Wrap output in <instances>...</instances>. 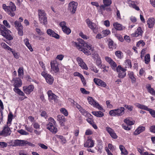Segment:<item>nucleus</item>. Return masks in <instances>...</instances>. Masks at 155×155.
<instances>
[{
    "label": "nucleus",
    "instance_id": "obj_1",
    "mask_svg": "<svg viewBox=\"0 0 155 155\" xmlns=\"http://www.w3.org/2000/svg\"><path fill=\"white\" fill-rule=\"evenodd\" d=\"M79 42H74L75 45L80 51H83L87 55H91V51H93L94 50V47L91 44L86 43L82 39H79Z\"/></svg>",
    "mask_w": 155,
    "mask_h": 155
},
{
    "label": "nucleus",
    "instance_id": "obj_2",
    "mask_svg": "<svg viewBox=\"0 0 155 155\" xmlns=\"http://www.w3.org/2000/svg\"><path fill=\"white\" fill-rule=\"evenodd\" d=\"M9 5V6H7L4 4L2 5V8L9 15L13 17L15 15L14 12L16 10V7L12 2H10Z\"/></svg>",
    "mask_w": 155,
    "mask_h": 155
},
{
    "label": "nucleus",
    "instance_id": "obj_3",
    "mask_svg": "<svg viewBox=\"0 0 155 155\" xmlns=\"http://www.w3.org/2000/svg\"><path fill=\"white\" fill-rule=\"evenodd\" d=\"M49 123L47 125V128L51 132L55 134L58 131L56 123L54 119L52 117L48 119Z\"/></svg>",
    "mask_w": 155,
    "mask_h": 155
},
{
    "label": "nucleus",
    "instance_id": "obj_4",
    "mask_svg": "<svg viewBox=\"0 0 155 155\" xmlns=\"http://www.w3.org/2000/svg\"><path fill=\"white\" fill-rule=\"evenodd\" d=\"M11 31L4 25L0 24V35H2L9 40H12L13 37L10 35Z\"/></svg>",
    "mask_w": 155,
    "mask_h": 155
},
{
    "label": "nucleus",
    "instance_id": "obj_5",
    "mask_svg": "<svg viewBox=\"0 0 155 155\" xmlns=\"http://www.w3.org/2000/svg\"><path fill=\"white\" fill-rule=\"evenodd\" d=\"M104 5H101L98 8L99 12H100L102 15H104V11L106 10L107 11H110V8H106V7L110 6L112 3L111 0H103Z\"/></svg>",
    "mask_w": 155,
    "mask_h": 155
},
{
    "label": "nucleus",
    "instance_id": "obj_6",
    "mask_svg": "<svg viewBox=\"0 0 155 155\" xmlns=\"http://www.w3.org/2000/svg\"><path fill=\"white\" fill-rule=\"evenodd\" d=\"M38 12L40 23L46 25L47 24V20L46 14L45 11L43 10L38 9Z\"/></svg>",
    "mask_w": 155,
    "mask_h": 155
},
{
    "label": "nucleus",
    "instance_id": "obj_7",
    "mask_svg": "<svg viewBox=\"0 0 155 155\" xmlns=\"http://www.w3.org/2000/svg\"><path fill=\"white\" fill-rule=\"evenodd\" d=\"M125 108L123 107H120L118 109L110 110L109 112L110 115L111 116H120L124 113Z\"/></svg>",
    "mask_w": 155,
    "mask_h": 155
},
{
    "label": "nucleus",
    "instance_id": "obj_8",
    "mask_svg": "<svg viewBox=\"0 0 155 155\" xmlns=\"http://www.w3.org/2000/svg\"><path fill=\"white\" fill-rule=\"evenodd\" d=\"M134 105L139 108L143 109L149 111L151 115L153 117L155 118V110L152 109L148 108L147 107L144 105L136 103L134 104Z\"/></svg>",
    "mask_w": 155,
    "mask_h": 155
},
{
    "label": "nucleus",
    "instance_id": "obj_9",
    "mask_svg": "<svg viewBox=\"0 0 155 155\" xmlns=\"http://www.w3.org/2000/svg\"><path fill=\"white\" fill-rule=\"evenodd\" d=\"M87 100L89 104L93 106L94 107L101 110H104L102 106L97 101H95L92 97H88Z\"/></svg>",
    "mask_w": 155,
    "mask_h": 155
},
{
    "label": "nucleus",
    "instance_id": "obj_10",
    "mask_svg": "<svg viewBox=\"0 0 155 155\" xmlns=\"http://www.w3.org/2000/svg\"><path fill=\"white\" fill-rule=\"evenodd\" d=\"M118 73V77L121 78H124L126 75V69L121 67L120 65L118 66L116 70Z\"/></svg>",
    "mask_w": 155,
    "mask_h": 155
},
{
    "label": "nucleus",
    "instance_id": "obj_11",
    "mask_svg": "<svg viewBox=\"0 0 155 155\" xmlns=\"http://www.w3.org/2000/svg\"><path fill=\"white\" fill-rule=\"evenodd\" d=\"M41 75L45 79L47 82L49 84H51L53 82L54 79L51 75L48 74L45 71H43Z\"/></svg>",
    "mask_w": 155,
    "mask_h": 155
},
{
    "label": "nucleus",
    "instance_id": "obj_12",
    "mask_svg": "<svg viewBox=\"0 0 155 155\" xmlns=\"http://www.w3.org/2000/svg\"><path fill=\"white\" fill-rule=\"evenodd\" d=\"M14 25L18 31V34L20 36H22L23 34V26L21 23L18 21H16L14 22Z\"/></svg>",
    "mask_w": 155,
    "mask_h": 155
},
{
    "label": "nucleus",
    "instance_id": "obj_13",
    "mask_svg": "<svg viewBox=\"0 0 155 155\" xmlns=\"http://www.w3.org/2000/svg\"><path fill=\"white\" fill-rule=\"evenodd\" d=\"M50 64L51 71L55 73L58 72L59 71L58 68L59 64L57 61L54 60L51 61L50 63Z\"/></svg>",
    "mask_w": 155,
    "mask_h": 155
},
{
    "label": "nucleus",
    "instance_id": "obj_14",
    "mask_svg": "<svg viewBox=\"0 0 155 155\" xmlns=\"http://www.w3.org/2000/svg\"><path fill=\"white\" fill-rule=\"evenodd\" d=\"M95 64L99 68H101L102 66V61L101 57L97 54H95L93 56Z\"/></svg>",
    "mask_w": 155,
    "mask_h": 155
},
{
    "label": "nucleus",
    "instance_id": "obj_15",
    "mask_svg": "<svg viewBox=\"0 0 155 155\" xmlns=\"http://www.w3.org/2000/svg\"><path fill=\"white\" fill-rule=\"evenodd\" d=\"M48 96V100L49 101L55 102H57L58 101V97L54 94L51 90H49L47 92Z\"/></svg>",
    "mask_w": 155,
    "mask_h": 155
},
{
    "label": "nucleus",
    "instance_id": "obj_16",
    "mask_svg": "<svg viewBox=\"0 0 155 155\" xmlns=\"http://www.w3.org/2000/svg\"><path fill=\"white\" fill-rule=\"evenodd\" d=\"M105 60L110 65L112 69L114 71H116L117 67L116 63L110 58L106 56L105 57Z\"/></svg>",
    "mask_w": 155,
    "mask_h": 155
},
{
    "label": "nucleus",
    "instance_id": "obj_17",
    "mask_svg": "<svg viewBox=\"0 0 155 155\" xmlns=\"http://www.w3.org/2000/svg\"><path fill=\"white\" fill-rule=\"evenodd\" d=\"M78 3L74 1H72L70 2L68 5V9L72 13H75Z\"/></svg>",
    "mask_w": 155,
    "mask_h": 155
},
{
    "label": "nucleus",
    "instance_id": "obj_18",
    "mask_svg": "<svg viewBox=\"0 0 155 155\" xmlns=\"http://www.w3.org/2000/svg\"><path fill=\"white\" fill-rule=\"evenodd\" d=\"M94 81L97 85L104 88H107V84L103 81L97 78H94Z\"/></svg>",
    "mask_w": 155,
    "mask_h": 155
},
{
    "label": "nucleus",
    "instance_id": "obj_19",
    "mask_svg": "<svg viewBox=\"0 0 155 155\" xmlns=\"http://www.w3.org/2000/svg\"><path fill=\"white\" fill-rule=\"evenodd\" d=\"M86 22L87 24L88 27L92 30L93 31L95 29H97L98 28L97 25L91 21L89 19H87Z\"/></svg>",
    "mask_w": 155,
    "mask_h": 155
},
{
    "label": "nucleus",
    "instance_id": "obj_20",
    "mask_svg": "<svg viewBox=\"0 0 155 155\" xmlns=\"http://www.w3.org/2000/svg\"><path fill=\"white\" fill-rule=\"evenodd\" d=\"M94 141L91 138L88 137L86 141L84 143V146L85 147L91 148L94 147Z\"/></svg>",
    "mask_w": 155,
    "mask_h": 155
},
{
    "label": "nucleus",
    "instance_id": "obj_21",
    "mask_svg": "<svg viewBox=\"0 0 155 155\" xmlns=\"http://www.w3.org/2000/svg\"><path fill=\"white\" fill-rule=\"evenodd\" d=\"M26 141L24 140H14L12 143V146H22L26 144Z\"/></svg>",
    "mask_w": 155,
    "mask_h": 155
},
{
    "label": "nucleus",
    "instance_id": "obj_22",
    "mask_svg": "<svg viewBox=\"0 0 155 155\" xmlns=\"http://www.w3.org/2000/svg\"><path fill=\"white\" fill-rule=\"evenodd\" d=\"M34 89V86L30 85L28 86H25L23 88L24 92L27 94H29L32 92Z\"/></svg>",
    "mask_w": 155,
    "mask_h": 155
},
{
    "label": "nucleus",
    "instance_id": "obj_23",
    "mask_svg": "<svg viewBox=\"0 0 155 155\" xmlns=\"http://www.w3.org/2000/svg\"><path fill=\"white\" fill-rule=\"evenodd\" d=\"M76 60L79 65L81 66L82 68L85 70L88 69V67L82 59L78 57L77 58Z\"/></svg>",
    "mask_w": 155,
    "mask_h": 155
},
{
    "label": "nucleus",
    "instance_id": "obj_24",
    "mask_svg": "<svg viewBox=\"0 0 155 155\" xmlns=\"http://www.w3.org/2000/svg\"><path fill=\"white\" fill-rule=\"evenodd\" d=\"M86 117H88L86 119L87 121L91 124L94 129H97V127L93 121L92 116L91 114V116H88Z\"/></svg>",
    "mask_w": 155,
    "mask_h": 155
},
{
    "label": "nucleus",
    "instance_id": "obj_25",
    "mask_svg": "<svg viewBox=\"0 0 155 155\" xmlns=\"http://www.w3.org/2000/svg\"><path fill=\"white\" fill-rule=\"evenodd\" d=\"M106 129L113 138L117 139V136L112 128L109 127H107L106 128Z\"/></svg>",
    "mask_w": 155,
    "mask_h": 155
},
{
    "label": "nucleus",
    "instance_id": "obj_26",
    "mask_svg": "<svg viewBox=\"0 0 155 155\" xmlns=\"http://www.w3.org/2000/svg\"><path fill=\"white\" fill-rule=\"evenodd\" d=\"M11 131L10 128L7 126H5L2 130V133L3 136L6 137L9 135L11 133Z\"/></svg>",
    "mask_w": 155,
    "mask_h": 155
},
{
    "label": "nucleus",
    "instance_id": "obj_27",
    "mask_svg": "<svg viewBox=\"0 0 155 155\" xmlns=\"http://www.w3.org/2000/svg\"><path fill=\"white\" fill-rule=\"evenodd\" d=\"M147 23L149 28H153L155 23L154 18H149L147 21Z\"/></svg>",
    "mask_w": 155,
    "mask_h": 155
},
{
    "label": "nucleus",
    "instance_id": "obj_28",
    "mask_svg": "<svg viewBox=\"0 0 155 155\" xmlns=\"http://www.w3.org/2000/svg\"><path fill=\"white\" fill-rule=\"evenodd\" d=\"M47 33L50 36L54 37L57 39L59 38V35L51 29H48L47 31Z\"/></svg>",
    "mask_w": 155,
    "mask_h": 155
},
{
    "label": "nucleus",
    "instance_id": "obj_29",
    "mask_svg": "<svg viewBox=\"0 0 155 155\" xmlns=\"http://www.w3.org/2000/svg\"><path fill=\"white\" fill-rule=\"evenodd\" d=\"M143 31L141 27L138 28L135 32L132 34V36L134 37H137L140 36H141Z\"/></svg>",
    "mask_w": 155,
    "mask_h": 155
},
{
    "label": "nucleus",
    "instance_id": "obj_30",
    "mask_svg": "<svg viewBox=\"0 0 155 155\" xmlns=\"http://www.w3.org/2000/svg\"><path fill=\"white\" fill-rule=\"evenodd\" d=\"M113 25L114 28L117 30L121 31L125 28V27L117 22L113 23Z\"/></svg>",
    "mask_w": 155,
    "mask_h": 155
},
{
    "label": "nucleus",
    "instance_id": "obj_31",
    "mask_svg": "<svg viewBox=\"0 0 155 155\" xmlns=\"http://www.w3.org/2000/svg\"><path fill=\"white\" fill-rule=\"evenodd\" d=\"M57 120L59 122L61 126L64 125V123L65 121L64 117L62 115H59L57 116Z\"/></svg>",
    "mask_w": 155,
    "mask_h": 155
},
{
    "label": "nucleus",
    "instance_id": "obj_32",
    "mask_svg": "<svg viewBox=\"0 0 155 155\" xmlns=\"http://www.w3.org/2000/svg\"><path fill=\"white\" fill-rule=\"evenodd\" d=\"M14 91L17 93L18 94H19L20 95L22 96H23L21 99V100H22L26 98L27 97L25 96V95L24 93L21 91L20 89L18 88L15 87L13 89Z\"/></svg>",
    "mask_w": 155,
    "mask_h": 155
},
{
    "label": "nucleus",
    "instance_id": "obj_33",
    "mask_svg": "<svg viewBox=\"0 0 155 155\" xmlns=\"http://www.w3.org/2000/svg\"><path fill=\"white\" fill-rule=\"evenodd\" d=\"M15 81L14 84L15 87L18 88L22 85V81L20 78H16L15 80Z\"/></svg>",
    "mask_w": 155,
    "mask_h": 155
},
{
    "label": "nucleus",
    "instance_id": "obj_34",
    "mask_svg": "<svg viewBox=\"0 0 155 155\" xmlns=\"http://www.w3.org/2000/svg\"><path fill=\"white\" fill-rule=\"evenodd\" d=\"M146 88L150 93L153 95H155V91L153 88L151 87L150 84H148L147 85Z\"/></svg>",
    "mask_w": 155,
    "mask_h": 155
},
{
    "label": "nucleus",
    "instance_id": "obj_35",
    "mask_svg": "<svg viewBox=\"0 0 155 155\" xmlns=\"http://www.w3.org/2000/svg\"><path fill=\"white\" fill-rule=\"evenodd\" d=\"M128 3L130 7H132L137 11H139L140 8L138 7L135 4L134 2L131 1H129Z\"/></svg>",
    "mask_w": 155,
    "mask_h": 155
},
{
    "label": "nucleus",
    "instance_id": "obj_36",
    "mask_svg": "<svg viewBox=\"0 0 155 155\" xmlns=\"http://www.w3.org/2000/svg\"><path fill=\"white\" fill-rule=\"evenodd\" d=\"M145 130V128L143 126L139 127L134 132L135 135H137L140 133L144 131Z\"/></svg>",
    "mask_w": 155,
    "mask_h": 155
},
{
    "label": "nucleus",
    "instance_id": "obj_37",
    "mask_svg": "<svg viewBox=\"0 0 155 155\" xmlns=\"http://www.w3.org/2000/svg\"><path fill=\"white\" fill-rule=\"evenodd\" d=\"M129 78L131 79V81L132 83H134L136 82V78L134 76L133 72H129L128 73Z\"/></svg>",
    "mask_w": 155,
    "mask_h": 155
},
{
    "label": "nucleus",
    "instance_id": "obj_38",
    "mask_svg": "<svg viewBox=\"0 0 155 155\" xmlns=\"http://www.w3.org/2000/svg\"><path fill=\"white\" fill-rule=\"evenodd\" d=\"M92 113L95 116L97 117H102L104 116V114L101 111H93Z\"/></svg>",
    "mask_w": 155,
    "mask_h": 155
},
{
    "label": "nucleus",
    "instance_id": "obj_39",
    "mask_svg": "<svg viewBox=\"0 0 155 155\" xmlns=\"http://www.w3.org/2000/svg\"><path fill=\"white\" fill-rule=\"evenodd\" d=\"M119 148L121 151V154L124 155H127L128 154V152L125 149L124 146L120 145L119 146Z\"/></svg>",
    "mask_w": 155,
    "mask_h": 155
},
{
    "label": "nucleus",
    "instance_id": "obj_40",
    "mask_svg": "<svg viewBox=\"0 0 155 155\" xmlns=\"http://www.w3.org/2000/svg\"><path fill=\"white\" fill-rule=\"evenodd\" d=\"M124 122L125 123L127 124L131 125L134 124L135 123L134 121H131L130 119L129 118H127L125 119L124 120Z\"/></svg>",
    "mask_w": 155,
    "mask_h": 155
},
{
    "label": "nucleus",
    "instance_id": "obj_41",
    "mask_svg": "<svg viewBox=\"0 0 155 155\" xmlns=\"http://www.w3.org/2000/svg\"><path fill=\"white\" fill-rule=\"evenodd\" d=\"M79 111L83 115H84L85 117L88 116H91V114L83 108L81 109Z\"/></svg>",
    "mask_w": 155,
    "mask_h": 155
},
{
    "label": "nucleus",
    "instance_id": "obj_42",
    "mask_svg": "<svg viewBox=\"0 0 155 155\" xmlns=\"http://www.w3.org/2000/svg\"><path fill=\"white\" fill-rule=\"evenodd\" d=\"M125 66L126 68H131L132 65L130 60L128 59L126 60L125 62Z\"/></svg>",
    "mask_w": 155,
    "mask_h": 155
},
{
    "label": "nucleus",
    "instance_id": "obj_43",
    "mask_svg": "<svg viewBox=\"0 0 155 155\" xmlns=\"http://www.w3.org/2000/svg\"><path fill=\"white\" fill-rule=\"evenodd\" d=\"M55 136L57 138L60 139L61 140V142L63 143H65L66 142V140L63 136L58 135H56Z\"/></svg>",
    "mask_w": 155,
    "mask_h": 155
},
{
    "label": "nucleus",
    "instance_id": "obj_44",
    "mask_svg": "<svg viewBox=\"0 0 155 155\" xmlns=\"http://www.w3.org/2000/svg\"><path fill=\"white\" fill-rule=\"evenodd\" d=\"M62 30L64 33L67 35L69 34L71 32V29L68 27L63 28Z\"/></svg>",
    "mask_w": 155,
    "mask_h": 155
},
{
    "label": "nucleus",
    "instance_id": "obj_45",
    "mask_svg": "<svg viewBox=\"0 0 155 155\" xmlns=\"http://www.w3.org/2000/svg\"><path fill=\"white\" fill-rule=\"evenodd\" d=\"M13 116V115L11 114H9L8 116V121L7 124L8 125L9 124V126L11 124Z\"/></svg>",
    "mask_w": 155,
    "mask_h": 155
},
{
    "label": "nucleus",
    "instance_id": "obj_46",
    "mask_svg": "<svg viewBox=\"0 0 155 155\" xmlns=\"http://www.w3.org/2000/svg\"><path fill=\"white\" fill-rule=\"evenodd\" d=\"M102 32L104 37H105L109 35L110 31L109 29H106L102 31Z\"/></svg>",
    "mask_w": 155,
    "mask_h": 155
},
{
    "label": "nucleus",
    "instance_id": "obj_47",
    "mask_svg": "<svg viewBox=\"0 0 155 155\" xmlns=\"http://www.w3.org/2000/svg\"><path fill=\"white\" fill-rule=\"evenodd\" d=\"M90 68L91 71H92L95 73H97L99 71L98 70L94 65L93 64L91 65L90 66Z\"/></svg>",
    "mask_w": 155,
    "mask_h": 155
},
{
    "label": "nucleus",
    "instance_id": "obj_48",
    "mask_svg": "<svg viewBox=\"0 0 155 155\" xmlns=\"http://www.w3.org/2000/svg\"><path fill=\"white\" fill-rule=\"evenodd\" d=\"M145 62L147 64H148L150 61V54H147L145 57Z\"/></svg>",
    "mask_w": 155,
    "mask_h": 155
},
{
    "label": "nucleus",
    "instance_id": "obj_49",
    "mask_svg": "<svg viewBox=\"0 0 155 155\" xmlns=\"http://www.w3.org/2000/svg\"><path fill=\"white\" fill-rule=\"evenodd\" d=\"M60 111L65 116H67L68 115V113L67 110L64 108H61Z\"/></svg>",
    "mask_w": 155,
    "mask_h": 155
},
{
    "label": "nucleus",
    "instance_id": "obj_50",
    "mask_svg": "<svg viewBox=\"0 0 155 155\" xmlns=\"http://www.w3.org/2000/svg\"><path fill=\"white\" fill-rule=\"evenodd\" d=\"M18 132L21 135H27L29 134V133H28L22 129H21L20 130H18Z\"/></svg>",
    "mask_w": 155,
    "mask_h": 155
},
{
    "label": "nucleus",
    "instance_id": "obj_51",
    "mask_svg": "<svg viewBox=\"0 0 155 155\" xmlns=\"http://www.w3.org/2000/svg\"><path fill=\"white\" fill-rule=\"evenodd\" d=\"M145 45V43L143 40H140L138 41L137 44V47H139L140 46H143Z\"/></svg>",
    "mask_w": 155,
    "mask_h": 155
},
{
    "label": "nucleus",
    "instance_id": "obj_52",
    "mask_svg": "<svg viewBox=\"0 0 155 155\" xmlns=\"http://www.w3.org/2000/svg\"><path fill=\"white\" fill-rule=\"evenodd\" d=\"M18 76L21 77L23 74V68H20L18 70Z\"/></svg>",
    "mask_w": 155,
    "mask_h": 155
},
{
    "label": "nucleus",
    "instance_id": "obj_53",
    "mask_svg": "<svg viewBox=\"0 0 155 155\" xmlns=\"http://www.w3.org/2000/svg\"><path fill=\"white\" fill-rule=\"evenodd\" d=\"M34 128L36 129H40V125L37 123L34 122L33 124Z\"/></svg>",
    "mask_w": 155,
    "mask_h": 155
},
{
    "label": "nucleus",
    "instance_id": "obj_54",
    "mask_svg": "<svg viewBox=\"0 0 155 155\" xmlns=\"http://www.w3.org/2000/svg\"><path fill=\"white\" fill-rule=\"evenodd\" d=\"M25 129L26 130L30 133L32 132L33 129L32 127L28 126L27 125H25Z\"/></svg>",
    "mask_w": 155,
    "mask_h": 155
},
{
    "label": "nucleus",
    "instance_id": "obj_55",
    "mask_svg": "<svg viewBox=\"0 0 155 155\" xmlns=\"http://www.w3.org/2000/svg\"><path fill=\"white\" fill-rule=\"evenodd\" d=\"M35 30L36 32L39 35H41L44 34V32L38 28H36Z\"/></svg>",
    "mask_w": 155,
    "mask_h": 155
},
{
    "label": "nucleus",
    "instance_id": "obj_56",
    "mask_svg": "<svg viewBox=\"0 0 155 155\" xmlns=\"http://www.w3.org/2000/svg\"><path fill=\"white\" fill-rule=\"evenodd\" d=\"M79 35L84 39H87L89 38L88 37L84 35L82 32H80L79 34Z\"/></svg>",
    "mask_w": 155,
    "mask_h": 155
},
{
    "label": "nucleus",
    "instance_id": "obj_57",
    "mask_svg": "<svg viewBox=\"0 0 155 155\" xmlns=\"http://www.w3.org/2000/svg\"><path fill=\"white\" fill-rule=\"evenodd\" d=\"M4 25L7 28H10V25L6 20H4L3 21Z\"/></svg>",
    "mask_w": 155,
    "mask_h": 155
},
{
    "label": "nucleus",
    "instance_id": "obj_58",
    "mask_svg": "<svg viewBox=\"0 0 155 155\" xmlns=\"http://www.w3.org/2000/svg\"><path fill=\"white\" fill-rule=\"evenodd\" d=\"M60 26L62 28V29H63V28H65L67 27L66 26V23L64 21H63L61 22L59 24Z\"/></svg>",
    "mask_w": 155,
    "mask_h": 155
},
{
    "label": "nucleus",
    "instance_id": "obj_59",
    "mask_svg": "<svg viewBox=\"0 0 155 155\" xmlns=\"http://www.w3.org/2000/svg\"><path fill=\"white\" fill-rule=\"evenodd\" d=\"M115 54L118 58H121L122 52L120 51H117L115 52Z\"/></svg>",
    "mask_w": 155,
    "mask_h": 155
},
{
    "label": "nucleus",
    "instance_id": "obj_60",
    "mask_svg": "<svg viewBox=\"0 0 155 155\" xmlns=\"http://www.w3.org/2000/svg\"><path fill=\"white\" fill-rule=\"evenodd\" d=\"M92 131L90 129L87 130L85 132V135H91L93 134Z\"/></svg>",
    "mask_w": 155,
    "mask_h": 155
},
{
    "label": "nucleus",
    "instance_id": "obj_61",
    "mask_svg": "<svg viewBox=\"0 0 155 155\" xmlns=\"http://www.w3.org/2000/svg\"><path fill=\"white\" fill-rule=\"evenodd\" d=\"M124 107L128 110L130 111H132L133 108V107L132 106L126 104L125 105Z\"/></svg>",
    "mask_w": 155,
    "mask_h": 155
},
{
    "label": "nucleus",
    "instance_id": "obj_62",
    "mask_svg": "<svg viewBox=\"0 0 155 155\" xmlns=\"http://www.w3.org/2000/svg\"><path fill=\"white\" fill-rule=\"evenodd\" d=\"M12 53L15 58L18 59L19 58V54L18 53L16 52L15 51V50H13L12 52Z\"/></svg>",
    "mask_w": 155,
    "mask_h": 155
},
{
    "label": "nucleus",
    "instance_id": "obj_63",
    "mask_svg": "<svg viewBox=\"0 0 155 155\" xmlns=\"http://www.w3.org/2000/svg\"><path fill=\"white\" fill-rule=\"evenodd\" d=\"M7 144L4 142H0V147L4 148L7 147Z\"/></svg>",
    "mask_w": 155,
    "mask_h": 155
},
{
    "label": "nucleus",
    "instance_id": "obj_64",
    "mask_svg": "<svg viewBox=\"0 0 155 155\" xmlns=\"http://www.w3.org/2000/svg\"><path fill=\"white\" fill-rule=\"evenodd\" d=\"M41 115L42 117H44L45 119H46L48 117V115L45 111H42L41 112Z\"/></svg>",
    "mask_w": 155,
    "mask_h": 155
}]
</instances>
